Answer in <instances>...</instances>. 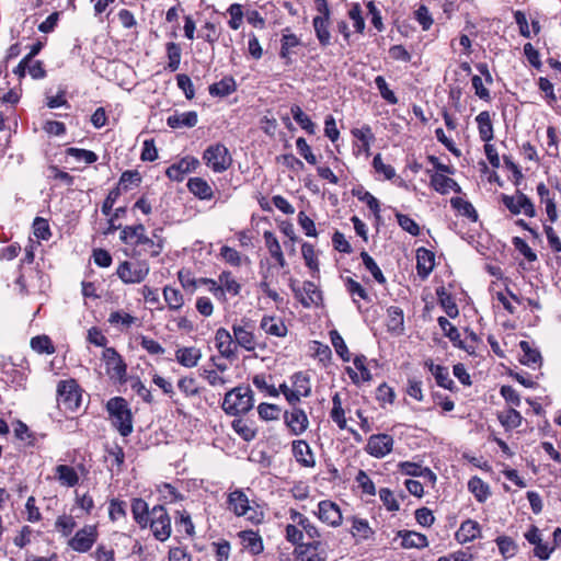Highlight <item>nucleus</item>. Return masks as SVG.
<instances>
[{"label":"nucleus","mask_w":561,"mask_h":561,"mask_svg":"<svg viewBox=\"0 0 561 561\" xmlns=\"http://www.w3.org/2000/svg\"><path fill=\"white\" fill-rule=\"evenodd\" d=\"M208 91L211 96L225 98L237 91V83L232 76H226L210 84Z\"/></svg>","instance_id":"nucleus-32"},{"label":"nucleus","mask_w":561,"mask_h":561,"mask_svg":"<svg viewBox=\"0 0 561 561\" xmlns=\"http://www.w3.org/2000/svg\"><path fill=\"white\" fill-rule=\"evenodd\" d=\"M201 357V350L196 347H180L175 352L176 360L186 368L195 367Z\"/></svg>","instance_id":"nucleus-38"},{"label":"nucleus","mask_w":561,"mask_h":561,"mask_svg":"<svg viewBox=\"0 0 561 561\" xmlns=\"http://www.w3.org/2000/svg\"><path fill=\"white\" fill-rule=\"evenodd\" d=\"M106 374L112 380L125 382L127 365L121 354L114 347H105L102 354Z\"/></svg>","instance_id":"nucleus-9"},{"label":"nucleus","mask_w":561,"mask_h":561,"mask_svg":"<svg viewBox=\"0 0 561 561\" xmlns=\"http://www.w3.org/2000/svg\"><path fill=\"white\" fill-rule=\"evenodd\" d=\"M468 490L474 495L476 500L480 503L486 501L490 496L489 485L479 477H472L468 482Z\"/></svg>","instance_id":"nucleus-41"},{"label":"nucleus","mask_w":561,"mask_h":561,"mask_svg":"<svg viewBox=\"0 0 561 561\" xmlns=\"http://www.w3.org/2000/svg\"><path fill=\"white\" fill-rule=\"evenodd\" d=\"M329 334H330L331 343H332L336 354L341 357V359L343 362H345V363L350 362L351 354H350V351H348L342 335L336 330L330 331Z\"/></svg>","instance_id":"nucleus-53"},{"label":"nucleus","mask_w":561,"mask_h":561,"mask_svg":"<svg viewBox=\"0 0 561 561\" xmlns=\"http://www.w3.org/2000/svg\"><path fill=\"white\" fill-rule=\"evenodd\" d=\"M480 524L469 518L460 524L459 529L455 534V538L459 543H467L480 537Z\"/></svg>","instance_id":"nucleus-23"},{"label":"nucleus","mask_w":561,"mask_h":561,"mask_svg":"<svg viewBox=\"0 0 561 561\" xmlns=\"http://www.w3.org/2000/svg\"><path fill=\"white\" fill-rule=\"evenodd\" d=\"M231 426L233 431L245 442H251L256 436V431L250 427L242 419L233 420Z\"/></svg>","instance_id":"nucleus-59"},{"label":"nucleus","mask_w":561,"mask_h":561,"mask_svg":"<svg viewBox=\"0 0 561 561\" xmlns=\"http://www.w3.org/2000/svg\"><path fill=\"white\" fill-rule=\"evenodd\" d=\"M435 266V254L433 251L421 247L416 250V271L417 275L425 279L432 273Z\"/></svg>","instance_id":"nucleus-22"},{"label":"nucleus","mask_w":561,"mask_h":561,"mask_svg":"<svg viewBox=\"0 0 561 561\" xmlns=\"http://www.w3.org/2000/svg\"><path fill=\"white\" fill-rule=\"evenodd\" d=\"M76 526H77V523H76L75 518L70 515L58 516L55 522L56 529L64 537H69L72 534Z\"/></svg>","instance_id":"nucleus-61"},{"label":"nucleus","mask_w":561,"mask_h":561,"mask_svg":"<svg viewBox=\"0 0 561 561\" xmlns=\"http://www.w3.org/2000/svg\"><path fill=\"white\" fill-rule=\"evenodd\" d=\"M33 233L37 239L47 241L51 237L48 220L43 217H36L33 221Z\"/></svg>","instance_id":"nucleus-62"},{"label":"nucleus","mask_w":561,"mask_h":561,"mask_svg":"<svg viewBox=\"0 0 561 561\" xmlns=\"http://www.w3.org/2000/svg\"><path fill=\"white\" fill-rule=\"evenodd\" d=\"M134 245H142L144 251L148 252L151 257H157L161 254V241H154L153 239L149 238L146 232L140 233Z\"/></svg>","instance_id":"nucleus-50"},{"label":"nucleus","mask_w":561,"mask_h":561,"mask_svg":"<svg viewBox=\"0 0 561 561\" xmlns=\"http://www.w3.org/2000/svg\"><path fill=\"white\" fill-rule=\"evenodd\" d=\"M56 473L59 481L67 486H75L79 482V477L73 467L68 465H58Z\"/></svg>","instance_id":"nucleus-48"},{"label":"nucleus","mask_w":561,"mask_h":561,"mask_svg":"<svg viewBox=\"0 0 561 561\" xmlns=\"http://www.w3.org/2000/svg\"><path fill=\"white\" fill-rule=\"evenodd\" d=\"M393 437L386 433L373 434L367 440L365 450L375 458H383L392 451Z\"/></svg>","instance_id":"nucleus-13"},{"label":"nucleus","mask_w":561,"mask_h":561,"mask_svg":"<svg viewBox=\"0 0 561 561\" xmlns=\"http://www.w3.org/2000/svg\"><path fill=\"white\" fill-rule=\"evenodd\" d=\"M278 391L284 394L291 407H297L300 402V397H309L311 393L310 387H306L304 391H300L299 389L291 390L285 382L279 385Z\"/></svg>","instance_id":"nucleus-49"},{"label":"nucleus","mask_w":561,"mask_h":561,"mask_svg":"<svg viewBox=\"0 0 561 561\" xmlns=\"http://www.w3.org/2000/svg\"><path fill=\"white\" fill-rule=\"evenodd\" d=\"M398 537L402 539L401 546L405 549H422L428 546L427 537L421 533L412 530H400L398 533Z\"/></svg>","instance_id":"nucleus-31"},{"label":"nucleus","mask_w":561,"mask_h":561,"mask_svg":"<svg viewBox=\"0 0 561 561\" xmlns=\"http://www.w3.org/2000/svg\"><path fill=\"white\" fill-rule=\"evenodd\" d=\"M436 295L438 302L446 314L451 319L457 318L459 314V309L453 295L447 291L444 286H440L436 289Z\"/></svg>","instance_id":"nucleus-35"},{"label":"nucleus","mask_w":561,"mask_h":561,"mask_svg":"<svg viewBox=\"0 0 561 561\" xmlns=\"http://www.w3.org/2000/svg\"><path fill=\"white\" fill-rule=\"evenodd\" d=\"M344 285L346 291L352 297L353 302L357 306V309L360 310L362 306L359 305V299L370 302L371 299L367 293V290L355 279L352 277H346L344 279Z\"/></svg>","instance_id":"nucleus-37"},{"label":"nucleus","mask_w":561,"mask_h":561,"mask_svg":"<svg viewBox=\"0 0 561 561\" xmlns=\"http://www.w3.org/2000/svg\"><path fill=\"white\" fill-rule=\"evenodd\" d=\"M291 453L295 460L305 468L316 467L314 454L310 445L304 439H296L291 443Z\"/></svg>","instance_id":"nucleus-19"},{"label":"nucleus","mask_w":561,"mask_h":561,"mask_svg":"<svg viewBox=\"0 0 561 561\" xmlns=\"http://www.w3.org/2000/svg\"><path fill=\"white\" fill-rule=\"evenodd\" d=\"M431 186L443 195L447 194L450 190L458 194L461 193L460 185L454 179L438 172L431 175Z\"/></svg>","instance_id":"nucleus-25"},{"label":"nucleus","mask_w":561,"mask_h":561,"mask_svg":"<svg viewBox=\"0 0 561 561\" xmlns=\"http://www.w3.org/2000/svg\"><path fill=\"white\" fill-rule=\"evenodd\" d=\"M105 409L112 426L121 436H129L134 431V416L127 400L123 397H113L106 402Z\"/></svg>","instance_id":"nucleus-1"},{"label":"nucleus","mask_w":561,"mask_h":561,"mask_svg":"<svg viewBox=\"0 0 561 561\" xmlns=\"http://www.w3.org/2000/svg\"><path fill=\"white\" fill-rule=\"evenodd\" d=\"M186 186L188 191L199 199L209 201L214 197L211 186L203 178H191Z\"/></svg>","instance_id":"nucleus-30"},{"label":"nucleus","mask_w":561,"mask_h":561,"mask_svg":"<svg viewBox=\"0 0 561 561\" xmlns=\"http://www.w3.org/2000/svg\"><path fill=\"white\" fill-rule=\"evenodd\" d=\"M290 113L295 122L305 129L309 135L316 134V125L311 118L301 110L299 105L294 104L290 107Z\"/></svg>","instance_id":"nucleus-42"},{"label":"nucleus","mask_w":561,"mask_h":561,"mask_svg":"<svg viewBox=\"0 0 561 561\" xmlns=\"http://www.w3.org/2000/svg\"><path fill=\"white\" fill-rule=\"evenodd\" d=\"M219 283L224 288V294L226 291L233 296L240 294L241 285L233 278L232 273L230 271L221 272V274L219 275Z\"/></svg>","instance_id":"nucleus-58"},{"label":"nucleus","mask_w":561,"mask_h":561,"mask_svg":"<svg viewBox=\"0 0 561 561\" xmlns=\"http://www.w3.org/2000/svg\"><path fill=\"white\" fill-rule=\"evenodd\" d=\"M31 347L38 354H53L55 346L47 335H36L31 340Z\"/></svg>","instance_id":"nucleus-55"},{"label":"nucleus","mask_w":561,"mask_h":561,"mask_svg":"<svg viewBox=\"0 0 561 561\" xmlns=\"http://www.w3.org/2000/svg\"><path fill=\"white\" fill-rule=\"evenodd\" d=\"M260 328L268 335L285 337L288 329L282 319L273 316H264L261 320Z\"/></svg>","instance_id":"nucleus-28"},{"label":"nucleus","mask_w":561,"mask_h":561,"mask_svg":"<svg viewBox=\"0 0 561 561\" xmlns=\"http://www.w3.org/2000/svg\"><path fill=\"white\" fill-rule=\"evenodd\" d=\"M227 510L232 512L236 516H247L249 520L253 522L254 516L249 515L250 512L256 513L251 506L248 495L241 489L231 491L227 496Z\"/></svg>","instance_id":"nucleus-12"},{"label":"nucleus","mask_w":561,"mask_h":561,"mask_svg":"<svg viewBox=\"0 0 561 561\" xmlns=\"http://www.w3.org/2000/svg\"><path fill=\"white\" fill-rule=\"evenodd\" d=\"M140 182L141 175L137 170H127L121 174L116 186H119L121 191H128L130 184L138 186Z\"/></svg>","instance_id":"nucleus-60"},{"label":"nucleus","mask_w":561,"mask_h":561,"mask_svg":"<svg viewBox=\"0 0 561 561\" xmlns=\"http://www.w3.org/2000/svg\"><path fill=\"white\" fill-rule=\"evenodd\" d=\"M66 154L76 158L77 160H83L87 164H92L98 161V154L91 150L69 147L66 149Z\"/></svg>","instance_id":"nucleus-63"},{"label":"nucleus","mask_w":561,"mask_h":561,"mask_svg":"<svg viewBox=\"0 0 561 561\" xmlns=\"http://www.w3.org/2000/svg\"><path fill=\"white\" fill-rule=\"evenodd\" d=\"M525 539L534 545V556L539 560L546 561L550 558L554 550V546L543 542L540 529L536 525H530L528 530L524 534Z\"/></svg>","instance_id":"nucleus-14"},{"label":"nucleus","mask_w":561,"mask_h":561,"mask_svg":"<svg viewBox=\"0 0 561 561\" xmlns=\"http://www.w3.org/2000/svg\"><path fill=\"white\" fill-rule=\"evenodd\" d=\"M437 322L439 328L444 332V335L450 340L455 347L463 350L470 355H473L476 353V347L473 345L466 344L460 339V333L458 329L454 324H451L446 317H439L437 319Z\"/></svg>","instance_id":"nucleus-18"},{"label":"nucleus","mask_w":561,"mask_h":561,"mask_svg":"<svg viewBox=\"0 0 561 561\" xmlns=\"http://www.w3.org/2000/svg\"><path fill=\"white\" fill-rule=\"evenodd\" d=\"M254 405V394L250 386H238L229 390L222 401V410L231 416L248 413Z\"/></svg>","instance_id":"nucleus-2"},{"label":"nucleus","mask_w":561,"mask_h":561,"mask_svg":"<svg viewBox=\"0 0 561 561\" xmlns=\"http://www.w3.org/2000/svg\"><path fill=\"white\" fill-rule=\"evenodd\" d=\"M375 85L378 89L381 98L390 105H396L399 102L396 93L389 88L386 79L382 76L375 78Z\"/></svg>","instance_id":"nucleus-54"},{"label":"nucleus","mask_w":561,"mask_h":561,"mask_svg":"<svg viewBox=\"0 0 561 561\" xmlns=\"http://www.w3.org/2000/svg\"><path fill=\"white\" fill-rule=\"evenodd\" d=\"M387 330L388 332L400 335L404 331L403 310L398 306H390L387 309Z\"/></svg>","instance_id":"nucleus-27"},{"label":"nucleus","mask_w":561,"mask_h":561,"mask_svg":"<svg viewBox=\"0 0 561 561\" xmlns=\"http://www.w3.org/2000/svg\"><path fill=\"white\" fill-rule=\"evenodd\" d=\"M476 122L478 125L480 139L484 142H490L494 138V130L490 112H480L476 117Z\"/></svg>","instance_id":"nucleus-36"},{"label":"nucleus","mask_w":561,"mask_h":561,"mask_svg":"<svg viewBox=\"0 0 561 561\" xmlns=\"http://www.w3.org/2000/svg\"><path fill=\"white\" fill-rule=\"evenodd\" d=\"M519 347L523 352V356L519 358L522 365H526L535 368L540 367L542 364V357L537 348H533L527 341H520Z\"/></svg>","instance_id":"nucleus-39"},{"label":"nucleus","mask_w":561,"mask_h":561,"mask_svg":"<svg viewBox=\"0 0 561 561\" xmlns=\"http://www.w3.org/2000/svg\"><path fill=\"white\" fill-rule=\"evenodd\" d=\"M167 56H168V69L170 71H176L180 67L181 62V47L179 44L174 42H169L165 45Z\"/></svg>","instance_id":"nucleus-56"},{"label":"nucleus","mask_w":561,"mask_h":561,"mask_svg":"<svg viewBox=\"0 0 561 561\" xmlns=\"http://www.w3.org/2000/svg\"><path fill=\"white\" fill-rule=\"evenodd\" d=\"M197 122L198 115L195 111H188L184 113L175 112L173 115H170L167 118V125L173 129L182 127L192 128L196 126Z\"/></svg>","instance_id":"nucleus-29"},{"label":"nucleus","mask_w":561,"mask_h":561,"mask_svg":"<svg viewBox=\"0 0 561 561\" xmlns=\"http://www.w3.org/2000/svg\"><path fill=\"white\" fill-rule=\"evenodd\" d=\"M499 421L506 430H513L522 425L523 416L517 410L512 408L505 414H500Z\"/></svg>","instance_id":"nucleus-57"},{"label":"nucleus","mask_w":561,"mask_h":561,"mask_svg":"<svg viewBox=\"0 0 561 561\" xmlns=\"http://www.w3.org/2000/svg\"><path fill=\"white\" fill-rule=\"evenodd\" d=\"M131 514L134 520L142 529L147 528L151 519V511H149L148 503L141 497L131 500Z\"/></svg>","instance_id":"nucleus-24"},{"label":"nucleus","mask_w":561,"mask_h":561,"mask_svg":"<svg viewBox=\"0 0 561 561\" xmlns=\"http://www.w3.org/2000/svg\"><path fill=\"white\" fill-rule=\"evenodd\" d=\"M231 329L236 346L239 345L240 347L244 348L248 352H252L255 350V325L251 319L242 318L238 322H234Z\"/></svg>","instance_id":"nucleus-8"},{"label":"nucleus","mask_w":561,"mask_h":561,"mask_svg":"<svg viewBox=\"0 0 561 561\" xmlns=\"http://www.w3.org/2000/svg\"><path fill=\"white\" fill-rule=\"evenodd\" d=\"M150 271L147 261H123L119 263L116 275L124 284H140Z\"/></svg>","instance_id":"nucleus-6"},{"label":"nucleus","mask_w":561,"mask_h":561,"mask_svg":"<svg viewBox=\"0 0 561 561\" xmlns=\"http://www.w3.org/2000/svg\"><path fill=\"white\" fill-rule=\"evenodd\" d=\"M285 424L293 435H300L308 428L309 421L305 411L298 407H293L291 411L284 413Z\"/></svg>","instance_id":"nucleus-17"},{"label":"nucleus","mask_w":561,"mask_h":561,"mask_svg":"<svg viewBox=\"0 0 561 561\" xmlns=\"http://www.w3.org/2000/svg\"><path fill=\"white\" fill-rule=\"evenodd\" d=\"M300 45V38L297 35L290 33L288 27L285 28L280 38L279 58L284 60L286 66H290L294 62L291 56L296 54L295 48Z\"/></svg>","instance_id":"nucleus-20"},{"label":"nucleus","mask_w":561,"mask_h":561,"mask_svg":"<svg viewBox=\"0 0 561 561\" xmlns=\"http://www.w3.org/2000/svg\"><path fill=\"white\" fill-rule=\"evenodd\" d=\"M314 5L319 14L313 18L312 25L319 45L324 48L332 44L330 9L327 0H314Z\"/></svg>","instance_id":"nucleus-3"},{"label":"nucleus","mask_w":561,"mask_h":561,"mask_svg":"<svg viewBox=\"0 0 561 561\" xmlns=\"http://www.w3.org/2000/svg\"><path fill=\"white\" fill-rule=\"evenodd\" d=\"M501 202L513 215H519L520 213H524L530 218L536 216V208L534 203L526 194L520 191H516L515 196L502 194Z\"/></svg>","instance_id":"nucleus-10"},{"label":"nucleus","mask_w":561,"mask_h":561,"mask_svg":"<svg viewBox=\"0 0 561 561\" xmlns=\"http://www.w3.org/2000/svg\"><path fill=\"white\" fill-rule=\"evenodd\" d=\"M199 161L195 157L186 156L179 162L171 164L165 174L171 181L182 182L186 174L195 171Z\"/></svg>","instance_id":"nucleus-16"},{"label":"nucleus","mask_w":561,"mask_h":561,"mask_svg":"<svg viewBox=\"0 0 561 561\" xmlns=\"http://www.w3.org/2000/svg\"><path fill=\"white\" fill-rule=\"evenodd\" d=\"M163 297L170 310H179L184 304L182 293L171 286H165L163 288Z\"/></svg>","instance_id":"nucleus-52"},{"label":"nucleus","mask_w":561,"mask_h":561,"mask_svg":"<svg viewBox=\"0 0 561 561\" xmlns=\"http://www.w3.org/2000/svg\"><path fill=\"white\" fill-rule=\"evenodd\" d=\"M141 232H146V228L142 224L125 226L121 229L119 239L125 244L134 245Z\"/></svg>","instance_id":"nucleus-51"},{"label":"nucleus","mask_w":561,"mask_h":561,"mask_svg":"<svg viewBox=\"0 0 561 561\" xmlns=\"http://www.w3.org/2000/svg\"><path fill=\"white\" fill-rule=\"evenodd\" d=\"M450 205L459 215L468 218L471 222L479 220L478 211L469 201L461 197H451Z\"/></svg>","instance_id":"nucleus-40"},{"label":"nucleus","mask_w":561,"mask_h":561,"mask_svg":"<svg viewBox=\"0 0 561 561\" xmlns=\"http://www.w3.org/2000/svg\"><path fill=\"white\" fill-rule=\"evenodd\" d=\"M98 536L95 525H85L69 539L68 546L76 552L84 553L93 547L98 540Z\"/></svg>","instance_id":"nucleus-11"},{"label":"nucleus","mask_w":561,"mask_h":561,"mask_svg":"<svg viewBox=\"0 0 561 561\" xmlns=\"http://www.w3.org/2000/svg\"><path fill=\"white\" fill-rule=\"evenodd\" d=\"M318 518L333 528L339 527L343 522L340 506L331 500H322L318 503Z\"/></svg>","instance_id":"nucleus-15"},{"label":"nucleus","mask_w":561,"mask_h":561,"mask_svg":"<svg viewBox=\"0 0 561 561\" xmlns=\"http://www.w3.org/2000/svg\"><path fill=\"white\" fill-rule=\"evenodd\" d=\"M495 542L497 545L499 552L505 560L513 558L517 553L518 546L513 538L503 535L499 536L495 539Z\"/></svg>","instance_id":"nucleus-46"},{"label":"nucleus","mask_w":561,"mask_h":561,"mask_svg":"<svg viewBox=\"0 0 561 561\" xmlns=\"http://www.w3.org/2000/svg\"><path fill=\"white\" fill-rule=\"evenodd\" d=\"M175 528L179 533H184L188 537L195 535V526L192 522L191 515L185 511H176L175 513Z\"/></svg>","instance_id":"nucleus-44"},{"label":"nucleus","mask_w":561,"mask_h":561,"mask_svg":"<svg viewBox=\"0 0 561 561\" xmlns=\"http://www.w3.org/2000/svg\"><path fill=\"white\" fill-rule=\"evenodd\" d=\"M351 520H352L351 534L353 535V537H355V538L357 537L362 540H366L374 534L367 519H364V518H360L357 516H352Z\"/></svg>","instance_id":"nucleus-43"},{"label":"nucleus","mask_w":561,"mask_h":561,"mask_svg":"<svg viewBox=\"0 0 561 561\" xmlns=\"http://www.w3.org/2000/svg\"><path fill=\"white\" fill-rule=\"evenodd\" d=\"M148 526L157 540L163 542L170 538L172 533L171 518L164 506L156 505L152 507L151 519Z\"/></svg>","instance_id":"nucleus-7"},{"label":"nucleus","mask_w":561,"mask_h":561,"mask_svg":"<svg viewBox=\"0 0 561 561\" xmlns=\"http://www.w3.org/2000/svg\"><path fill=\"white\" fill-rule=\"evenodd\" d=\"M301 255L304 257L306 266L310 270L312 275L320 272L319 260L314 251V247L309 242L301 244Z\"/></svg>","instance_id":"nucleus-45"},{"label":"nucleus","mask_w":561,"mask_h":561,"mask_svg":"<svg viewBox=\"0 0 561 561\" xmlns=\"http://www.w3.org/2000/svg\"><path fill=\"white\" fill-rule=\"evenodd\" d=\"M203 160L216 173L227 171L232 164L228 148L220 142L207 147L203 153Z\"/></svg>","instance_id":"nucleus-5"},{"label":"nucleus","mask_w":561,"mask_h":561,"mask_svg":"<svg viewBox=\"0 0 561 561\" xmlns=\"http://www.w3.org/2000/svg\"><path fill=\"white\" fill-rule=\"evenodd\" d=\"M298 301L305 307L318 306L322 301V293L311 280L304 282L301 296Z\"/></svg>","instance_id":"nucleus-26"},{"label":"nucleus","mask_w":561,"mask_h":561,"mask_svg":"<svg viewBox=\"0 0 561 561\" xmlns=\"http://www.w3.org/2000/svg\"><path fill=\"white\" fill-rule=\"evenodd\" d=\"M360 259L366 270L373 275L378 284H386V277L376 261L365 251L360 252Z\"/></svg>","instance_id":"nucleus-47"},{"label":"nucleus","mask_w":561,"mask_h":561,"mask_svg":"<svg viewBox=\"0 0 561 561\" xmlns=\"http://www.w3.org/2000/svg\"><path fill=\"white\" fill-rule=\"evenodd\" d=\"M263 238L271 256L277 262L279 267H285L287 263L276 236L272 231L266 230L263 233Z\"/></svg>","instance_id":"nucleus-33"},{"label":"nucleus","mask_w":561,"mask_h":561,"mask_svg":"<svg viewBox=\"0 0 561 561\" xmlns=\"http://www.w3.org/2000/svg\"><path fill=\"white\" fill-rule=\"evenodd\" d=\"M82 389L75 379L60 380L57 386V401L65 410L75 412L79 409Z\"/></svg>","instance_id":"nucleus-4"},{"label":"nucleus","mask_w":561,"mask_h":561,"mask_svg":"<svg viewBox=\"0 0 561 561\" xmlns=\"http://www.w3.org/2000/svg\"><path fill=\"white\" fill-rule=\"evenodd\" d=\"M215 343L218 352L225 358H232L236 355L237 346L234 337L225 328H219L215 333Z\"/></svg>","instance_id":"nucleus-21"},{"label":"nucleus","mask_w":561,"mask_h":561,"mask_svg":"<svg viewBox=\"0 0 561 561\" xmlns=\"http://www.w3.org/2000/svg\"><path fill=\"white\" fill-rule=\"evenodd\" d=\"M244 549L251 552L253 556H257L263 552L264 546L261 536L253 530H243L239 534Z\"/></svg>","instance_id":"nucleus-34"},{"label":"nucleus","mask_w":561,"mask_h":561,"mask_svg":"<svg viewBox=\"0 0 561 561\" xmlns=\"http://www.w3.org/2000/svg\"><path fill=\"white\" fill-rule=\"evenodd\" d=\"M434 369L436 383L444 389L453 391L456 387L454 380L449 377L448 368L445 366H438Z\"/></svg>","instance_id":"nucleus-64"}]
</instances>
